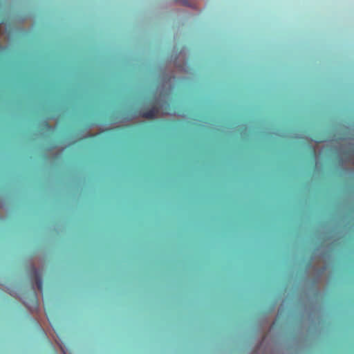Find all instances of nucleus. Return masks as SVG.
<instances>
[{
    "instance_id": "7ed1b4c3",
    "label": "nucleus",
    "mask_w": 354,
    "mask_h": 354,
    "mask_svg": "<svg viewBox=\"0 0 354 354\" xmlns=\"http://www.w3.org/2000/svg\"><path fill=\"white\" fill-rule=\"evenodd\" d=\"M36 303H37V305L38 306V305H39V303H38L37 299H36Z\"/></svg>"
},
{
    "instance_id": "f257e3e1",
    "label": "nucleus",
    "mask_w": 354,
    "mask_h": 354,
    "mask_svg": "<svg viewBox=\"0 0 354 354\" xmlns=\"http://www.w3.org/2000/svg\"><path fill=\"white\" fill-rule=\"evenodd\" d=\"M158 112V108L153 106L149 110H147L146 111H144L142 114L143 118H147V119H153L157 113Z\"/></svg>"
},
{
    "instance_id": "f03ea898",
    "label": "nucleus",
    "mask_w": 354,
    "mask_h": 354,
    "mask_svg": "<svg viewBox=\"0 0 354 354\" xmlns=\"http://www.w3.org/2000/svg\"><path fill=\"white\" fill-rule=\"evenodd\" d=\"M32 271L35 275V283L37 285V287L39 290L41 291L42 288H43V285H42L41 279L39 276V273L38 270L35 268L32 269Z\"/></svg>"
}]
</instances>
